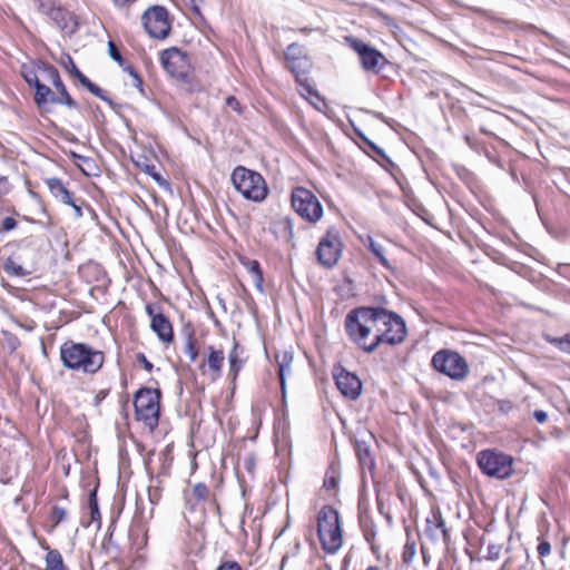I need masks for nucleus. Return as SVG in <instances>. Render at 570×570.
Returning a JSON list of instances; mask_svg holds the SVG:
<instances>
[{"instance_id": "nucleus-1", "label": "nucleus", "mask_w": 570, "mask_h": 570, "mask_svg": "<svg viewBox=\"0 0 570 570\" xmlns=\"http://www.w3.org/2000/svg\"><path fill=\"white\" fill-rule=\"evenodd\" d=\"M375 317L376 313L364 306L350 311L345 317L344 326L350 340L366 353L374 352L382 343L392 345L390 328H376V334L368 342V336L373 332L370 323L374 322Z\"/></svg>"}, {"instance_id": "nucleus-2", "label": "nucleus", "mask_w": 570, "mask_h": 570, "mask_svg": "<svg viewBox=\"0 0 570 570\" xmlns=\"http://www.w3.org/2000/svg\"><path fill=\"white\" fill-rule=\"evenodd\" d=\"M60 360L68 370L96 374L105 363V354L86 343L68 341L60 347Z\"/></svg>"}, {"instance_id": "nucleus-3", "label": "nucleus", "mask_w": 570, "mask_h": 570, "mask_svg": "<svg viewBox=\"0 0 570 570\" xmlns=\"http://www.w3.org/2000/svg\"><path fill=\"white\" fill-rule=\"evenodd\" d=\"M230 179L235 189L247 200L261 203L268 195L267 184L257 171L237 166L233 170Z\"/></svg>"}, {"instance_id": "nucleus-4", "label": "nucleus", "mask_w": 570, "mask_h": 570, "mask_svg": "<svg viewBox=\"0 0 570 570\" xmlns=\"http://www.w3.org/2000/svg\"><path fill=\"white\" fill-rule=\"evenodd\" d=\"M159 390L150 387L139 389L134 399L136 419L142 421L150 429L156 428L159 422Z\"/></svg>"}, {"instance_id": "nucleus-5", "label": "nucleus", "mask_w": 570, "mask_h": 570, "mask_svg": "<svg viewBox=\"0 0 570 570\" xmlns=\"http://www.w3.org/2000/svg\"><path fill=\"white\" fill-rule=\"evenodd\" d=\"M478 465L483 474L499 480L513 473V459L497 450H483L478 454Z\"/></svg>"}, {"instance_id": "nucleus-6", "label": "nucleus", "mask_w": 570, "mask_h": 570, "mask_svg": "<svg viewBox=\"0 0 570 570\" xmlns=\"http://www.w3.org/2000/svg\"><path fill=\"white\" fill-rule=\"evenodd\" d=\"M432 367L452 380L461 381L469 374L465 358L452 350H440L431 360Z\"/></svg>"}, {"instance_id": "nucleus-7", "label": "nucleus", "mask_w": 570, "mask_h": 570, "mask_svg": "<svg viewBox=\"0 0 570 570\" xmlns=\"http://www.w3.org/2000/svg\"><path fill=\"white\" fill-rule=\"evenodd\" d=\"M292 207L304 219L315 223L323 216V206L307 188L296 187L292 191Z\"/></svg>"}, {"instance_id": "nucleus-8", "label": "nucleus", "mask_w": 570, "mask_h": 570, "mask_svg": "<svg viewBox=\"0 0 570 570\" xmlns=\"http://www.w3.org/2000/svg\"><path fill=\"white\" fill-rule=\"evenodd\" d=\"M141 22L146 32L151 38L159 40L167 38L171 29L168 20V11L163 6L148 8L141 17Z\"/></svg>"}, {"instance_id": "nucleus-9", "label": "nucleus", "mask_w": 570, "mask_h": 570, "mask_svg": "<svg viewBox=\"0 0 570 570\" xmlns=\"http://www.w3.org/2000/svg\"><path fill=\"white\" fill-rule=\"evenodd\" d=\"M38 69L41 71V76L47 81H50L57 89L58 95H55L51 99V104L65 105L70 109H78L79 104L69 95L65 83L60 78L58 69L46 61L37 60Z\"/></svg>"}, {"instance_id": "nucleus-10", "label": "nucleus", "mask_w": 570, "mask_h": 570, "mask_svg": "<svg viewBox=\"0 0 570 570\" xmlns=\"http://www.w3.org/2000/svg\"><path fill=\"white\" fill-rule=\"evenodd\" d=\"M342 243L340 234L336 229L331 228L326 235L320 240L316 255L318 262L327 267H333L340 259Z\"/></svg>"}, {"instance_id": "nucleus-11", "label": "nucleus", "mask_w": 570, "mask_h": 570, "mask_svg": "<svg viewBox=\"0 0 570 570\" xmlns=\"http://www.w3.org/2000/svg\"><path fill=\"white\" fill-rule=\"evenodd\" d=\"M160 62L163 68L176 79H185L188 71V57L178 48H169L161 52Z\"/></svg>"}, {"instance_id": "nucleus-12", "label": "nucleus", "mask_w": 570, "mask_h": 570, "mask_svg": "<svg viewBox=\"0 0 570 570\" xmlns=\"http://www.w3.org/2000/svg\"><path fill=\"white\" fill-rule=\"evenodd\" d=\"M146 313L150 317V328L156 333L159 341L170 344L174 341L173 325L167 316L161 312V307L156 304H147Z\"/></svg>"}, {"instance_id": "nucleus-13", "label": "nucleus", "mask_w": 570, "mask_h": 570, "mask_svg": "<svg viewBox=\"0 0 570 570\" xmlns=\"http://www.w3.org/2000/svg\"><path fill=\"white\" fill-rule=\"evenodd\" d=\"M351 47L357 52L362 67L365 70L379 71L380 67L386 62L384 56L376 49L367 46L363 41L356 38L347 39Z\"/></svg>"}, {"instance_id": "nucleus-14", "label": "nucleus", "mask_w": 570, "mask_h": 570, "mask_svg": "<svg viewBox=\"0 0 570 570\" xmlns=\"http://www.w3.org/2000/svg\"><path fill=\"white\" fill-rule=\"evenodd\" d=\"M334 379L337 389L345 397L355 400L360 396L362 383L355 374L341 368L334 374Z\"/></svg>"}, {"instance_id": "nucleus-15", "label": "nucleus", "mask_w": 570, "mask_h": 570, "mask_svg": "<svg viewBox=\"0 0 570 570\" xmlns=\"http://www.w3.org/2000/svg\"><path fill=\"white\" fill-rule=\"evenodd\" d=\"M53 23L63 32L73 35L78 28V18L73 13L58 6L49 17Z\"/></svg>"}, {"instance_id": "nucleus-16", "label": "nucleus", "mask_w": 570, "mask_h": 570, "mask_svg": "<svg viewBox=\"0 0 570 570\" xmlns=\"http://www.w3.org/2000/svg\"><path fill=\"white\" fill-rule=\"evenodd\" d=\"M186 507L194 511L199 503L205 502L209 498V489L203 483H196L193 489L184 491Z\"/></svg>"}, {"instance_id": "nucleus-17", "label": "nucleus", "mask_w": 570, "mask_h": 570, "mask_svg": "<svg viewBox=\"0 0 570 570\" xmlns=\"http://www.w3.org/2000/svg\"><path fill=\"white\" fill-rule=\"evenodd\" d=\"M425 532L432 540L443 539L444 541H448V529L440 511H433L432 519L426 520Z\"/></svg>"}, {"instance_id": "nucleus-18", "label": "nucleus", "mask_w": 570, "mask_h": 570, "mask_svg": "<svg viewBox=\"0 0 570 570\" xmlns=\"http://www.w3.org/2000/svg\"><path fill=\"white\" fill-rule=\"evenodd\" d=\"M340 525L338 512L331 505H324L317 515V534Z\"/></svg>"}, {"instance_id": "nucleus-19", "label": "nucleus", "mask_w": 570, "mask_h": 570, "mask_svg": "<svg viewBox=\"0 0 570 570\" xmlns=\"http://www.w3.org/2000/svg\"><path fill=\"white\" fill-rule=\"evenodd\" d=\"M376 491V503L379 512L390 523L392 520L391 514V492L389 490V485L386 483L376 482L375 484Z\"/></svg>"}, {"instance_id": "nucleus-20", "label": "nucleus", "mask_w": 570, "mask_h": 570, "mask_svg": "<svg viewBox=\"0 0 570 570\" xmlns=\"http://www.w3.org/2000/svg\"><path fill=\"white\" fill-rule=\"evenodd\" d=\"M318 539L325 551L330 553L336 552L342 546L341 525H335V528L330 529L328 531H325L323 533H320Z\"/></svg>"}, {"instance_id": "nucleus-21", "label": "nucleus", "mask_w": 570, "mask_h": 570, "mask_svg": "<svg viewBox=\"0 0 570 570\" xmlns=\"http://www.w3.org/2000/svg\"><path fill=\"white\" fill-rule=\"evenodd\" d=\"M184 336L183 352L188 357L190 363H194L198 357L197 341L195 338V330L190 324L184 325L181 330Z\"/></svg>"}, {"instance_id": "nucleus-22", "label": "nucleus", "mask_w": 570, "mask_h": 570, "mask_svg": "<svg viewBox=\"0 0 570 570\" xmlns=\"http://www.w3.org/2000/svg\"><path fill=\"white\" fill-rule=\"evenodd\" d=\"M50 194L62 204H72V194L65 186L61 179L57 177L47 178L45 180Z\"/></svg>"}, {"instance_id": "nucleus-23", "label": "nucleus", "mask_w": 570, "mask_h": 570, "mask_svg": "<svg viewBox=\"0 0 570 570\" xmlns=\"http://www.w3.org/2000/svg\"><path fill=\"white\" fill-rule=\"evenodd\" d=\"M360 524L365 540L370 543L372 552L380 559V547L375 542V527L368 517L360 515Z\"/></svg>"}, {"instance_id": "nucleus-24", "label": "nucleus", "mask_w": 570, "mask_h": 570, "mask_svg": "<svg viewBox=\"0 0 570 570\" xmlns=\"http://www.w3.org/2000/svg\"><path fill=\"white\" fill-rule=\"evenodd\" d=\"M240 263L250 274L255 287L259 292H263L264 277H263V271H262L259 262L256 259L243 257V258H240Z\"/></svg>"}, {"instance_id": "nucleus-25", "label": "nucleus", "mask_w": 570, "mask_h": 570, "mask_svg": "<svg viewBox=\"0 0 570 570\" xmlns=\"http://www.w3.org/2000/svg\"><path fill=\"white\" fill-rule=\"evenodd\" d=\"M276 360H277V363H278V377H279V383H281V389H282V394L283 396H285V385H286V380H285V376L286 374H289L292 372V362H293V356L292 354L285 352L283 353L282 356L277 355L276 356Z\"/></svg>"}, {"instance_id": "nucleus-26", "label": "nucleus", "mask_w": 570, "mask_h": 570, "mask_svg": "<svg viewBox=\"0 0 570 570\" xmlns=\"http://www.w3.org/2000/svg\"><path fill=\"white\" fill-rule=\"evenodd\" d=\"M225 355L223 350H216L213 346L208 347L207 365L216 377L220 375L224 364Z\"/></svg>"}, {"instance_id": "nucleus-27", "label": "nucleus", "mask_w": 570, "mask_h": 570, "mask_svg": "<svg viewBox=\"0 0 570 570\" xmlns=\"http://www.w3.org/2000/svg\"><path fill=\"white\" fill-rule=\"evenodd\" d=\"M372 311L376 313V317L374 322L370 323V326L373 328L372 334H376V328H382L380 324H382L385 328H391L392 324V311H389L384 307H372L370 306Z\"/></svg>"}, {"instance_id": "nucleus-28", "label": "nucleus", "mask_w": 570, "mask_h": 570, "mask_svg": "<svg viewBox=\"0 0 570 570\" xmlns=\"http://www.w3.org/2000/svg\"><path fill=\"white\" fill-rule=\"evenodd\" d=\"M45 549L47 550L45 570H68L61 553L57 549H50L49 547Z\"/></svg>"}, {"instance_id": "nucleus-29", "label": "nucleus", "mask_w": 570, "mask_h": 570, "mask_svg": "<svg viewBox=\"0 0 570 570\" xmlns=\"http://www.w3.org/2000/svg\"><path fill=\"white\" fill-rule=\"evenodd\" d=\"M229 362V375L232 376V381H235L239 371L243 367V361L240 358L239 345L238 343L234 344V347L228 354Z\"/></svg>"}, {"instance_id": "nucleus-30", "label": "nucleus", "mask_w": 570, "mask_h": 570, "mask_svg": "<svg viewBox=\"0 0 570 570\" xmlns=\"http://www.w3.org/2000/svg\"><path fill=\"white\" fill-rule=\"evenodd\" d=\"M33 88L36 90L33 100L39 108L47 105L48 102H51V99L52 97H55V94L48 86L40 81L37 82V85Z\"/></svg>"}, {"instance_id": "nucleus-31", "label": "nucleus", "mask_w": 570, "mask_h": 570, "mask_svg": "<svg viewBox=\"0 0 570 570\" xmlns=\"http://www.w3.org/2000/svg\"><path fill=\"white\" fill-rule=\"evenodd\" d=\"M311 67H312V62L307 56L302 57L298 60L288 62V69L295 76V80L301 79L304 76H307Z\"/></svg>"}, {"instance_id": "nucleus-32", "label": "nucleus", "mask_w": 570, "mask_h": 570, "mask_svg": "<svg viewBox=\"0 0 570 570\" xmlns=\"http://www.w3.org/2000/svg\"><path fill=\"white\" fill-rule=\"evenodd\" d=\"M71 157L75 164L79 167V169L87 176L95 175L97 170V165L95 160L90 157L78 155L76 153H71Z\"/></svg>"}, {"instance_id": "nucleus-33", "label": "nucleus", "mask_w": 570, "mask_h": 570, "mask_svg": "<svg viewBox=\"0 0 570 570\" xmlns=\"http://www.w3.org/2000/svg\"><path fill=\"white\" fill-rule=\"evenodd\" d=\"M2 268L8 276L26 277L31 274L30 271L26 269L22 265L16 263L11 257H8L3 262Z\"/></svg>"}, {"instance_id": "nucleus-34", "label": "nucleus", "mask_w": 570, "mask_h": 570, "mask_svg": "<svg viewBox=\"0 0 570 570\" xmlns=\"http://www.w3.org/2000/svg\"><path fill=\"white\" fill-rule=\"evenodd\" d=\"M39 72L41 73L38 69L37 61L32 66L22 65L21 67V76L30 87H35L37 82H40Z\"/></svg>"}, {"instance_id": "nucleus-35", "label": "nucleus", "mask_w": 570, "mask_h": 570, "mask_svg": "<svg viewBox=\"0 0 570 570\" xmlns=\"http://www.w3.org/2000/svg\"><path fill=\"white\" fill-rule=\"evenodd\" d=\"M407 336V328L402 316L394 313V345L402 343Z\"/></svg>"}, {"instance_id": "nucleus-36", "label": "nucleus", "mask_w": 570, "mask_h": 570, "mask_svg": "<svg viewBox=\"0 0 570 570\" xmlns=\"http://www.w3.org/2000/svg\"><path fill=\"white\" fill-rule=\"evenodd\" d=\"M394 180L396 181V184L399 185V187L402 191L405 205L409 208L413 209V207L416 205V200L412 195V189L409 186L407 181H405L404 179H400L395 174H394Z\"/></svg>"}, {"instance_id": "nucleus-37", "label": "nucleus", "mask_w": 570, "mask_h": 570, "mask_svg": "<svg viewBox=\"0 0 570 570\" xmlns=\"http://www.w3.org/2000/svg\"><path fill=\"white\" fill-rule=\"evenodd\" d=\"M284 56L288 63L294 60H298L299 58L305 57L307 55L303 46L294 42L287 46V48L284 51Z\"/></svg>"}, {"instance_id": "nucleus-38", "label": "nucleus", "mask_w": 570, "mask_h": 570, "mask_svg": "<svg viewBox=\"0 0 570 570\" xmlns=\"http://www.w3.org/2000/svg\"><path fill=\"white\" fill-rule=\"evenodd\" d=\"M368 248L379 258L383 266L390 268V262L384 255L383 245L376 239L368 237Z\"/></svg>"}, {"instance_id": "nucleus-39", "label": "nucleus", "mask_w": 570, "mask_h": 570, "mask_svg": "<svg viewBox=\"0 0 570 570\" xmlns=\"http://www.w3.org/2000/svg\"><path fill=\"white\" fill-rule=\"evenodd\" d=\"M88 507L90 510V519L92 522L100 521V512L97 500V489H94L89 493Z\"/></svg>"}, {"instance_id": "nucleus-40", "label": "nucleus", "mask_w": 570, "mask_h": 570, "mask_svg": "<svg viewBox=\"0 0 570 570\" xmlns=\"http://www.w3.org/2000/svg\"><path fill=\"white\" fill-rule=\"evenodd\" d=\"M416 554V543L414 540H410V538L407 537V540L403 547V551H402V561L403 563L405 564H410L414 557Z\"/></svg>"}, {"instance_id": "nucleus-41", "label": "nucleus", "mask_w": 570, "mask_h": 570, "mask_svg": "<svg viewBox=\"0 0 570 570\" xmlns=\"http://www.w3.org/2000/svg\"><path fill=\"white\" fill-rule=\"evenodd\" d=\"M297 85L299 86V92L302 96L305 94L309 96H315L316 98H320L316 89L314 88L313 83L309 81L307 76H304L301 79H296Z\"/></svg>"}, {"instance_id": "nucleus-42", "label": "nucleus", "mask_w": 570, "mask_h": 570, "mask_svg": "<svg viewBox=\"0 0 570 570\" xmlns=\"http://www.w3.org/2000/svg\"><path fill=\"white\" fill-rule=\"evenodd\" d=\"M356 455L358 458L360 464L362 466H371L373 464L370 450L367 446L357 444L356 445Z\"/></svg>"}, {"instance_id": "nucleus-43", "label": "nucleus", "mask_w": 570, "mask_h": 570, "mask_svg": "<svg viewBox=\"0 0 570 570\" xmlns=\"http://www.w3.org/2000/svg\"><path fill=\"white\" fill-rule=\"evenodd\" d=\"M36 3L38 10L47 17H50L51 12L58 7L53 0H36Z\"/></svg>"}, {"instance_id": "nucleus-44", "label": "nucleus", "mask_w": 570, "mask_h": 570, "mask_svg": "<svg viewBox=\"0 0 570 570\" xmlns=\"http://www.w3.org/2000/svg\"><path fill=\"white\" fill-rule=\"evenodd\" d=\"M67 517V511L65 508L55 505L51 509L50 513V520L53 522V525H58L60 522H62Z\"/></svg>"}, {"instance_id": "nucleus-45", "label": "nucleus", "mask_w": 570, "mask_h": 570, "mask_svg": "<svg viewBox=\"0 0 570 570\" xmlns=\"http://www.w3.org/2000/svg\"><path fill=\"white\" fill-rule=\"evenodd\" d=\"M338 484V475L334 471H328L325 474L323 487L326 490H333Z\"/></svg>"}, {"instance_id": "nucleus-46", "label": "nucleus", "mask_w": 570, "mask_h": 570, "mask_svg": "<svg viewBox=\"0 0 570 570\" xmlns=\"http://www.w3.org/2000/svg\"><path fill=\"white\" fill-rule=\"evenodd\" d=\"M86 89H88L94 96L100 98L101 100L108 102L109 105H112V101L111 99L106 95V91L102 90L99 86H97L96 83L91 82L89 85V87H87Z\"/></svg>"}, {"instance_id": "nucleus-47", "label": "nucleus", "mask_w": 570, "mask_h": 570, "mask_svg": "<svg viewBox=\"0 0 570 570\" xmlns=\"http://www.w3.org/2000/svg\"><path fill=\"white\" fill-rule=\"evenodd\" d=\"M560 351L570 354V335L557 337L551 341Z\"/></svg>"}, {"instance_id": "nucleus-48", "label": "nucleus", "mask_w": 570, "mask_h": 570, "mask_svg": "<svg viewBox=\"0 0 570 570\" xmlns=\"http://www.w3.org/2000/svg\"><path fill=\"white\" fill-rule=\"evenodd\" d=\"M108 52L112 60L122 65V62H124L122 56L115 42H112V41L108 42Z\"/></svg>"}, {"instance_id": "nucleus-49", "label": "nucleus", "mask_w": 570, "mask_h": 570, "mask_svg": "<svg viewBox=\"0 0 570 570\" xmlns=\"http://www.w3.org/2000/svg\"><path fill=\"white\" fill-rule=\"evenodd\" d=\"M18 226V223L12 217H4L1 222L0 233H7L13 230Z\"/></svg>"}, {"instance_id": "nucleus-50", "label": "nucleus", "mask_w": 570, "mask_h": 570, "mask_svg": "<svg viewBox=\"0 0 570 570\" xmlns=\"http://www.w3.org/2000/svg\"><path fill=\"white\" fill-rule=\"evenodd\" d=\"M3 335L6 336L8 346L10 347L11 352L17 350L20 344L18 337L9 332H3Z\"/></svg>"}, {"instance_id": "nucleus-51", "label": "nucleus", "mask_w": 570, "mask_h": 570, "mask_svg": "<svg viewBox=\"0 0 570 570\" xmlns=\"http://www.w3.org/2000/svg\"><path fill=\"white\" fill-rule=\"evenodd\" d=\"M538 554L540 557H547L550 554L551 552V546L548 541H541L539 544H538Z\"/></svg>"}, {"instance_id": "nucleus-52", "label": "nucleus", "mask_w": 570, "mask_h": 570, "mask_svg": "<svg viewBox=\"0 0 570 570\" xmlns=\"http://www.w3.org/2000/svg\"><path fill=\"white\" fill-rule=\"evenodd\" d=\"M137 361L142 365V367L147 372L150 373L153 371L154 365L148 361V358L146 357V355L144 353H138L137 354Z\"/></svg>"}, {"instance_id": "nucleus-53", "label": "nucleus", "mask_w": 570, "mask_h": 570, "mask_svg": "<svg viewBox=\"0 0 570 570\" xmlns=\"http://www.w3.org/2000/svg\"><path fill=\"white\" fill-rule=\"evenodd\" d=\"M128 71H129V75L132 77V86L141 89L142 80H141L140 76L138 75V72L132 67H128Z\"/></svg>"}, {"instance_id": "nucleus-54", "label": "nucleus", "mask_w": 570, "mask_h": 570, "mask_svg": "<svg viewBox=\"0 0 570 570\" xmlns=\"http://www.w3.org/2000/svg\"><path fill=\"white\" fill-rule=\"evenodd\" d=\"M216 570H242L236 561H225Z\"/></svg>"}, {"instance_id": "nucleus-55", "label": "nucleus", "mask_w": 570, "mask_h": 570, "mask_svg": "<svg viewBox=\"0 0 570 570\" xmlns=\"http://www.w3.org/2000/svg\"><path fill=\"white\" fill-rule=\"evenodd\" d=\"M255 456L253 454H249L244 459V468L247 472L254 473L255 470Z\"/></svg>"}, {"instance_id": "nucleus-56", "label": "nucleus", "mask_w": 570, "mask_h": 570, "mask_svg": "<svg viewBox=\"0 0 570 570\" xmlns=\"http://www.w3.org/2000/svg\"><path fill=\"white\" fill-rule=\"evenodd\" d=\"M226 105L237 112L242 111L240 104L234 96H228L226 98Z\"/></svg>"}, {"instance_id": "nucleus-57", "label": "nucleus", "mask_w": 570, "mask_h": 570, "mask_svg": "<svg viewBox=\"0 0 570 570\" xmlns=\"http://www.w3.org/2000/svg\"><path fill=\"white\" fill-rule=\"evenodd\" d=\"M9 191L8 179L4 176H0V198L7 195Z\"/></svg>"}, {"instance_id": "nucleus-58", "label": "nucleus", "mask_w": 570, "mask_h": 570, "mask_svg": "<svg viewBox=\"0 0 570 570\" xmlns=\"http://www.w3.org/2000/svg\"><path fill=\"white\" fill-rule=\"evenodd\" d=\"M533 416L534 419L539 422V423H546L547 420H548V414L547 412L542 411V410H535L533 412Z\"/></svg>"}, {"instance_id": "nucleus-59", "label": "nucleus", "mask_w": 570, "mask_h": 570, "mask_svg": "<svg viewBox=\"0 0 570 570\" xmlns=\"http://www.w3.org/2000/svg\"><path fill=\"white\" fill-rule=\"evenodd\" d=\"M76 78L79 80V82L85 87H89V85L92 82L87 76H85L82 72L78 73Z\"/></svg>"}, {"instance_id": "nucleus-60", "label": "nucleus", "mask_w": 570, "mask_h": 570, "mask_svg": "<svg viewBox=\"0 0 570 570\" xmlns=\"http://www.w3.org/2000/svg\"><path fill=\"white\" fill-rule=\"evenodd\" d=\"M108 395V390H100L95 396V405H99L102 400Z\"/></svg>"}, {"instance_id": "nucleus-61", "label": "nucleus", "mask_w": 570, "mask_h": 570, "mask_svg": "<svg viewBox=\"0 0 570 570\" xmlns=\"http://www.w3.org/2000/svg\"><path fill=\"white\" fill-rule=\"evenodd\" d=\"M68 206H71L73 208V212H75V216L77 218H80L82 217V209H81V206L78 205L73 199H72V204H67Z\"/></svg>"}, {"instance_id": "nucleus-62", "label": "nucleus", "mask_w": 570, "mask_h": 570, "mask_svg": "<svg viewBox=\"0 0 570 570\" xmlns=\"http://www.w3.org/2000/svg\"><path fill=\"white\" fill-rule=\"evenodd\" d=\"M69 65H70V68H69V72L76 77L78 73H80L81 71L77 68V66L75 65V62L72 61V59L69 57Z\"/></svg>"}, {"instance_id": "nucleus-63", "label": "nucleus", "mask_w": 570, "mask_h": 570, "mask_svg": "<svg viewBox=\"0 0 570 570\" xmlns=\"http://www.w3.org/2000/svg\"><path fill=\"white\" fill-rule=\"evenodd\" d=\"M371 147L380 155L382 156L389 165L392 166V160L389 156H386L380 148H377L374 144H371Z\"/></svg>"}, {"instance_id": "nucleus-64", "label": "nucleus", "mask_w": 570, "mask_h": 570, "mask_svg": "<svg viewBox=\"0 0 570 570\" xmlns=\"http://www.w3.org/2000/svg\"><path fill=\"white\" fill-rule=\"evenodd\" d=\"M190 9L193 10V12L197 16H200L202 12H200V8H199V4L198 3H190Z\"/></svg>"}]
</instances>
